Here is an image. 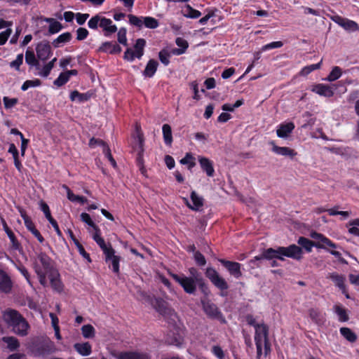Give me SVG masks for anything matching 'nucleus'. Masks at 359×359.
Segmentation results:
<instances>
[{
  "instance_id": "obj_41",
  "label": "nucleus",
  "mask_w": 359,
  "mask_h": 359,
  "mask_svg": "<svg viewBox=\"0 0 359 359\" xmlns=\"http://www.w3.org/2000/svg\"><path fill=\"white\" fill-rule=\"evenodd\" d=\"M340 333L350 342H354L357 339L356 334L348 327H341L340 329Z\"/></svg>"
},
{
  "instance_id": "obj_58",
  "label": "nucleus",
  "mask_w": 359,
  "mask_h": 359,
  "mask_svg": "<svg viewBox=\"0 0 359 359\" xmlns=\"http://www.w3.org/2000/svg\"><path fill=\"white\" fill-rule=\"evenodd\" d=\"M197 285H198L201 292L206 296L209 295L210 290L208 287V285L205 283L203 278H198L197 280Z\"/></svg>"
},
{
  "instance_id": "obj_43",
  "label": "nucleus",
  "mask_w": 359,
  "mask_h": 359,
  "mask_svg": "<svg viewBox=\"0 0 359 359\" xmlns=\"http://www.w3.org/2000/svg\"><path fill=\"white\" fill-rule=\"evenodd\" d=\"M4 229L6 231V233H7L8 238L11 240L13 248L15 250L19 249L20 243H18V240L16 239L13 232L8 227V226L6 223L4 224Z\"/></svg>"
},
{
  "instance_id": "obj_31",
  "label": "nucleus",
  "mask_w": 359,
  "mask_h": 359,
  "mask_svg": "<svg viewBox=\"0 0 359 359\" xmlns=\"http://www.w3.org/2000/svg\"><path fill=\"white\" fill-rule=\"evenodd\" d=\"M92 95V93L87 92L86 93H81L77 90H74L71 93L70 99L72 101H79L80 102H83L88 101Z\"/></svg>"
},
{
  "instance_id": "obj_22",
  "label": "nucleus",
  "mask_w": 359,
  "mask_h": 359,
  "mask_svg": "<svg viewBox=\"0 0 359 359\" xmlns=\"http://www.w3.org/2000/svg\"><path fill=\"white\" fill-rule=\"evenodd\" d=\"M198 161L201 168L206 172L207 175L212 177L214 175L215 170L212 161L208 158L202 156H199Z\"/></svg>"
},
{
  "instance_id": "obj_51",
  "label": "nucleus",
  "mask_w": 359,
  "mask_h": 359,
  "mask_svg": "<svg viewBox=\"0 0 359 359\" xmlns=\"http://www.w3.org/2000/svg\"><path fill=\"white\" fill-rule=\"evenodd\" d=\"M128 17L129 19V22L131 25L136 26L139 28H141L142 27L144 23V17H137L133 15H128Z\"/></svg>"
},
{
  "instance_id": "obj_3",
  "label": "nucleus",
  "mask_w": 359,
  "mask_h": 359,
  "mask_svg": "<svg viewBox=\"0 0 359 359\" xmlns=\"http://www.w3.org/2000/svg\"><path fill=\"white\" fill-rule=\"evenodd\" d=\"M34 269L40 284L43 287L48 285L47 276L57 270L50 257L43 252L37 255L34 262Z\"/></svg>"
},
{
  "instance_id": "obj_12",
  "label": "nucleus",
  "mask_w": 359,
  "mask_h": 359,
  "mask_svg": "<svg viewBox=\"0 0 359 359\" xmlns=\"http://www.w3.org/2000/svg\"><path fill=\"white\" fill-rule=\"evenodd\" d=\"M327 278H330L334 285L341 290V292L345 295L347 299L350 298V296L347 292L346 287L345 285L346 278L344 275L339 274L337 273H329Z\"/></svg>"
},
{
  "instance_id": "obj_25",
  "label": "nucleus",
  "mask_w": 359,
  "mask_h": 359,
  "mask_svg": "<svg viewBox=\"0 0 359 359\" xmlns=\"http://www.w3.org/2000/svg\"><path fill=\"white\" fill-rule=\"evenodd\" d=\"M158 65V63L156 60L154 59L149 60L143 71V76L151 78L155 74Z\"/></svg>"
},
{
  "instance_id": "obj_24",
  "label": "nucleus",
  "mask_w": 359,
  "mask_h": 359,
  "mask_svg": "<svg viewBox=\"0 0 359 359\" xmlns=\"http://www.w3.org/2000/svg\"><path fill=\"white\" fill-rule=\"evenodd\" d=\"M53 351V343L51 341H48L38 345L36 350V354L38 355H44L52 353Z\"/></svg>"
},
{
  "instance_id": "obj_52",
  "label": "nucleus",
  "mask_w": 359,
  "mask_h": 359,
  "mask_svg": "<svg viewBox=\"0 0 359 359\" xmlns=\"http://www.w3.org/2000/svg\"><path fill=\"white\" fill-rule=\"evenodd\" d=\"M74 244L77 248V250L79 252V254L86 259L88 262H91V259L90 257V255L88 253H87L84 249V248L82 246V245L79 243V241H74Z\"/></svg>"
},
{
  "instance_id": "obj_50",
  "label": "nucleus",
  "mask_w": 359,
  "mask_h": 359,
  "mask_svg": "<svg viewBox=\"0 0 359 359\" xmlns=\"http://www.w3.org/2000/svg\"><path fill=\"white\" fill-rule=\"evenodd\" d=\"M143 22V25L149 29H155L158 26V20L152 17H144Z\"/></svg>"
},
{
  "instance_id": "obj_57",
  "label": "nucleus",
  "mask_w": 359,
  "mask_h": 359,
  "mask_svg": "<svg viewBox=\"0 0 359 359\" xmlns=\"http://www.w3.org/2000/svg\"><path fill=\"white\" fill-rule=\"evenodd\" d=\"M126 32V28L121 27L119 29L117 34L118 41L124 46L127 45Z\"/></svg>"
},
{
  "instance_id": "obj_10",
  "label": "nucleus",
  "mask_w": 359,
  "mask_h": 359,
  "mask_svg": "<svg viewBox=\"0 0 359 359\" xmlns=\"http://www.w3.org/2000/svg\"><path fill=\"white\" fill-rule=\"evenodd\" d=\"M104 255V259L109 267H112V270L115 273H119V262L121 257L115 255V250L112 248L107 252Z\"/></svg>"
},
{
  "instance_id": "obj_59",
  "label": "nucleus",
  "mask_w": 359,
  "mask_h": 359,
  "mask_svg": "<svg viewBox=\"0 0 359 359\" xmlns=\"http://www.w3.org/2000/svg\"><path fill=\"white\" fill-rule=\"evenodd\" d=\"M62 29V25L57 21H53L52 23L50 24L48 27V32L50 34H55L60 32Z\"/></svg>"
},
{
  "instance_id": "obj_49",
  "label": "nucleus",
  "mask_w": 359,
  "mask_h": 359,
  "mask_svg": "<svg viewBox=\"0 0 359 359\" xmlns=\"http://www.w3.org/2000/svg\"><path fill=\"white\" fill-rule=\"evenodd\" d=\"M171 53L168 52V50L163 49L158 53V57L160 61L165 66L168 65L170 63V57L171 56Z\"/></svg>"
},
{
  "instance_id": "obj_63",
  "label": "nucleus",
  "mask_w": 359,
  "mask_h": 359,
  "mask_svg": "<svg viewBox=\"0 0 359 359\" xmlns=\"http://www.w3.org/2000/svg\"><path fill=\"white\" fill-rule=\"evenodd\" d=\"M4 106L6 109H10L14 107L18 103L17 98H9L8 97H4L3 98Z\"/></svg>"
},
{
  "instance_id": "obj_47",
  "label": "nucleus",
  "mask_w": 359,
  "mask_h": 359,
  "mask_svg": "<svg viewBox=\"0 0 359 359\" xmlns=\"http://www.w3.org/2000/svg\"><path fill=\"white\" fill-rule=\"evenodd\" d=\"M348 225L350 226L348 232L351 234L359 236V219L351 220Z\"/></svg>"
},
{
  "instance_id": "obj_6",
  "label": "nucleus",
  "mask_w": 359,
  "mask_h": 359,
  "mask_svg": "<svg viewBox=\"0 0 359 359\" xmlns=\"http://www.w3.org/2000/svg\"><path fill=\"white\" fill-rule=\"evenodd\" d=\"M205 273L212 285L221 291L220 295L226 296V292H224L229 289L226 280L212 267L207 268Z\"/></svg>"
},
{
  "instance_id": "obj_34",
  "label": "nucleus",
  "mask_w": 359,
  "mask_h": 359,
  "mask_svg": "<svg viewBox=\"0 0 359 359\" xmlns=\"http://www.w3.org/2000/svg\"><path fill=\"white\" fill-rule=\"evenodd\" d=\"M176 44L181 48H175L172 50V54L181 55L185 52V50L188 48V43L186 40L182 38H177Z\"/></svg>"
},
{
  "instance_id": "obj_48",
  "label": "nucleus",
  "mask_w": 359,
  "mask_h": 359,
  "mask_svg": "<svg viewBox=\"0 0 359 359\" xmlns=\"http://www.w3.org/2000/svg\"><path fill=\"white\" fill-rule=\"evenodd\" d=\"M3 341L7 344L8 348L11 351L18 348L20 345L18 339L13 337H4Z\"/></svg>"
},
{
  "instance_id": "obj_29",
  "label": "nucleus",
  "mask_w": 359,
  "mask_h": 359,
  "mask_svg": "<svg viewBox=\"0 0 359 359\" xmlns=\"http://www.w3.org/2000/svg\"><path fill=\"white\" fill-rule=\"evenodd\" d=\"M118 359H149L146 353L136 352L121 353L118 357Z\"/></svg>"
},
{
  "instance_id": "obj_19",
  "label": "nucleus",
  "mask_w": 359,
  "mask_h": 359,
  "mask_svg": "<svg viewBox=\"0 0 359 359\" xmlns=\"http://www.w3.org/2000/svg\"><path fill=\"white\" fill-rule=\"evenodd\" d=\"M297 244L299 245V247L302 250L304 248L307 252H311L312 251L313 247L316 248H323V245L320 244L319 242H314L309 240L307 238L301 236L297 240Z\"/></svg>"
},
{
  "instance_id": "obj_55",
  "label": "nucleus",
  "mask_w": 359,
  "mask_h": 359,
  "mask_svg": "<svg viewBox=\"0 0 359 359\" xmlns=\"http://www.w3.org/2000/svg\"><path fill=\"white\" fill-rule=\"evenodd\" d=\"M283 46V43L280 41H273L263 46L261 48V51L264 52L273 48H281Z\"/></svg>"
},
{
  "instance_id": "obj_33",
  "label": "nucleus",
  "mask_w": 359,
  "mask_h": 359,
  "mask_svg": "<svg viewBox=\"0 0 359 359\" xmlns=\"http://www.w3.org/2000/svg\"><path fill=\"white\" fill-rule=\"evenodd\" d=\"M162 132L165 144L171 145L172 142V135L170 126L168 124L163 125Z\"/></svg>"
},
{
  "instance_id": "obj_54",
  "label": "nucleus",
  "mask_w": 359,
  "mask_h": 359,
  "mask_svg": "<svg viewBox=\"0 0 359 359\" xmlns=\"http://www.w3.org/2000/svg\"><path fill=\"white\" fill-rule=\"evenodd\" d=\"M41 81L39 79L27 80L21 86L22 90H27L29 88L40 86Z\"/></svg>"
},
{
  "instance_id": "obj_64",
  "label": "nucleus",
  "mask_w": 359,
  "mask_h": 359,
  "mask_svg": "<svg viewBox=\"0 0 359 359\" xmlns=\"http://www.w3.org/2000/svg\"><path fill=\"white\" fill-rule=\"evenodd\" d=\"M11 33L12 29L10 28H8L6 30L0 33V46L4 45L6 43Z\"/></svg>"
},
{
  "instance_id": "obj_11",
  "label": "nucleus",
  "mask_w": 359,
  "mask_h": 359,
  "mask_svg": "<svg viewBox=\"0 0 359 359\" xmlns=\"http://www.w3.org/2000/svg\"><path fill=\"white\" fill-rule=\"evenodd\" d=\"M219 262L228 270L230 275L236 278L242 276L241 264L238 262L227 261L220 259Z\"/></svg>"
},
{
  "instance_id": "obj_26",
  "label": "nucleus",
  "mask_w": 359,
  "mask_h": 359,
  "mask_svg": "<svg viewBox=\"0 0 359 359\" xmlns=\"http://www.w3.org/2000/svg\"><path fill=\"white\" fill-rule=\"evenodd\" d=\"M272 151L276 154L284 156H290L294 157L296 156L297 153L292 149L287 147H278L277 145L273 144Z\"/></svg>"
},
{
  "instance_id": "obj_5",
  "label": "nucleus",
  "mask_w": 359,
  "mask_h": 359,
  "mask_svg": "<svg viewBox=\"0 0 359 359\" xmlns=\"http://www.w3.org/2000/svg\"><path fill=\"white\" fill-rule=\"evenodd\" d=\"M88 26L91 29L100 27L105 36H109L117 32V27L113 24L111 19L107 18L100 14L93 16L88 22Z\"/></svg>"
},
{
  "instance_id": "obj_2",
  "label": "nucleus",
  "mask_w": 359,
  "mask_h": 359,
  "mask_svg": "<svg viewBox=\"0 0 359 359\" xmlns=\"http://www.w3.org/2000/svg\"><path fill=\"white\" fill-rule=\"evenodd\" d=\"M2 318L15 334L20 336L27 334L29 325L25 318L18 311L8 309L3 312Z\"/></svg>"
},
{
  "instance_id": "obj_7",
  "label": "nucleus",
  "mask_w": 359,
  "mask_h": 359,
  "mask_svg": "<svg viewBox=\"0 0 359 359\" xmlns=\"http://www.w3.org/2000/svg\"><path fill=\"white\" fill-rule=\"evenodd\" d=\"M170 276L180 285L184 291L187 294H194L196 291L197 280L194 278L187 277L184 274L177 275L170 273Z\"/></svg>"
},
{
  "instance_id": "obj_61",
  "label": "nucleus",
  "mask_w": 359,
  "mask_h": 359,
  "mask_svg": "<svg viewBox=\"0 0 359 359\" xmlns=\"http://www.w3.org/2000/svg\"><path fill=\"white\" fill-rule=\"evenodd\" d=\"M22 62H23V54L20 53L17 55L15 60L12 61L10 63V66L11 67L15 68L17 70H19L20 65L22 64Z\"/></svg>"
},
{
  "instance_id": "obj_20",
  "label": "nucleus",
  "mask_w": 359,
  "mask_h": 359,
  "mask_svg": "<svg viewBox=\"0 0 359 359\" xmlns=\"http://www.w3.org/2000/svg\"><path fill=\"white\" fill-rule=\"evenodd\" d=\"M25 62L30 67H34L39 72L41 69L39 60L36 57L34 51L28 48L25 52Z\"/></svg>"
},
{
  "instance_id": "obj_23",
  "label": "nucleus",
  "mask_w": 359,
  "mask_h": 359,
  "mask_svg": "<svg viewBox=\"0 0 359 359\" xmlns=\"http://www.w3.org/2000/svg\"><path fill=\"white\" fill-rule=\"evenodd\" d=\"M309 316L313 323L318 325L324 324L325 318L318 309L311 308L309 310Z\"/></svg>"
},
{
  "instance_id": "obj_8",
  "label": "nucleus",
  "mask_w": 359,
  "mask_h": 359,
  "mask_svg": "<svg viewBox=\"0 0 359 359\" xmlns=\"http://www.w3.org/2000/svg\"><path fill=\"white\" fill-rule=\"evenodd\" d=\"M201 303L205 313L211 318H219L222 313L217 305L209 299H201Z\"/></svg>"
},
{
  "instance_id": "obj_13",
  "label": "nucleus",
  "mask_w": 359,
  "mask_h": 359,
  "mask_svg": "<svg viewBox=\"0 0 359 359\" xmlns=\"http://www.w3.org/2000/svg\"><path fill=\"white\" fill-rule=\"evenodd\" d=\"M332 20L343 27L344 29L347 31H358L359 30V26L357 22L353 20H348L347 18H344L339 15H335L332 18Z\"/></svg>"
},
{
  "instance_id": "obj_42",
  "label": "nucleus",
  "mask_w": 359,
  "mask_h": 359,
  "mask_svg": "<svg viewBox=\"0 0 359 359\" xmlns=\"http://www.w3.org/2000/svg\"><path fill=\"white\" fill-rule=\"evenodd\" d=\"M334 311L335 313L338 316L339 321L346 322L348 320L349 318L346 313V311L342 306L339 305H335L334 306Z\"/></svg>"
},
{
  "instance_id": "obj_38",
  "label": "nucleus",
  "mask_w": 359,
  "mask_h": 359,
  "mask_svg": "<svg viewBox=\"0 0 359 359\" xmlns=\"http://www.w3.org/2000/svg\"><path fill=\"white\" fill-rule=\"evenodd\" d=\"M11 289V283L9 278L4 274H0V290L4 292H8Z\"/></svg>"
},
{
  "instance_id": "obj_46",
  "label": "nucleus",
  "mask_w": 359,
  "mask_h": 359,
  "mask_svg": "<svg viewBox=\"0 0 359 359\" xmlns=\"http://www.w3.org/2000/svg\"><path fill=\"white\" fill-rule=\"evenodd\" d=\"M180 163L188 165V168L191 170L196 165L195 158L190 153H187L185 156L180 160Z\"/></svg>"
},
{
  "instance_id": "obj_36",
  "label": "nucleus",
  "mask_w": 359,
  "mask_h": 359,
  "mask_svg": "<svg viewBox=\"0 0 359 359\" xmlns=\"http://www.w3.org/2000/svg\"><path fill=\"white\" fill-rule=\"evenodd\" d=\"M25 224L28 230H29L32 234L37 238V240L40 243H43L44 239L43 236L41 235L40 232L35 228L34 224L32 221L26 219L25 220Z\"/></svg>"
},
{
  "instance_id": "obj_16",
  "label": "nucleus",
  "mask_w": 359,
  "mask_h": 359,
  "mask_svg": "<svg viewBox=\"0 0 359 359\" xmlns=\"http://www.w3.org/2000/svg\"><path fill=\"white\" fill-rule=\"evenodd\" d=\"M47 276L50 280L53 290L57 292H61L63 290L64 285L60 280V276L57 270L50 273Z\"/></svg>"
},
{
  "instance_id": "obj_53",
  "label": "nucleus",
  "mask_w": 359,
  "mask_h": 359,
  "mask_svg": "<svg viewBox=\"0 0 359 359\" xmlns=\"http://www.w3.org/2000/svg\"><path fill=\"white\" fill-rule=\"evenodd\" d=\"M69 80L68 75L65 72L61 73L59 76L54 81V85L60 87L65 84Z\"/></svg>"
},
{
  "instance_id": "obj_39",
  "label": "nucleus",
  "mask_w": 359,
  "mask_h": 359,
  "mask_svg": "<svg viewBox=\"0 0 359 359\" xmlns=\"http://www.w3.org/2000/svg\"><path fill=\"white\" fill-rule=\"evenodd\" d=\"M341 69L338 66H335L332 68V71L330 72L327 77L325 79V80L330 82L334 81L339 79L341 76Z\"/></svg>"
},
{
  "instance_id": "obj_40",
  "label": "nucleus",
  "mask_w": 359,
  "mask_h": 359,
  "mask_svg": "<svg viewBox=\"0 0 359 359\" xmlns=\"http://www.w3.org/2000/svg\"><path fill=\"white\" fill-rule=\"evenodd\" d=\"M146 45V41L144 39H138L134 46L136 52L137 58H141L144 55V48Z\"/></svg>"
},
{
  "instance_id": "obj_27",
  "label": "nucleus",
  "mask_w": 359,
  "mask_h": 359,
  "mask_svg": "<svg viewBox=\"0 0 359 359\" xmlns=\"http://www.w3.org/2000/svg\"><path fill=\"white\" fill-rule=\"evenodd\" d=\"M100 50L110 54L119 53L121 48L117 44H113L111 42H104L100 47Z\"/></svg>"
},
{
  "instance_id": "obj_21",
  "label": "nucleus",
  "mask_w": 359,
  "mask_h": 359,
  "mask_svg": "<svg viewBox=\"0 0 359 359\" xmlns=\"http://www.w3.org/2000/svg\"><path fill=\"white\" fill-rule=\"evenodd\" d=\"M74 350L82 356H88L92 353L91 344L86 342L76 343L74 344Z\"/></svg>"
},
{
  "instance_id": "obj_32",
  "label": "nucleus",
  "mask_w": 359,
  "mask_h": 359,
  "mask_svg": "<svg viewBox=\"0 0 359 359\" xmlns=\"http://www.w3.org/2000/svg\"><path fill=\"white\" fill-rule=\"evenodd\" d=\"M72 38V34L70 32H65L60 34L57 39H54L53 41V46L55 48H58L61 46V44L69 42Z\"/></svg>"
},
{
  "instance_id": "obj_17",
  "label": "nucleus",
  "mask_w": 359,
  "mask_h": 359,
  "mask_svg": "<svg viewBox=\"0 0 359 359\" xmlns=\"http://www.w3.org/2000/svg\"><path fill=\"white\" fill-rule=\"evenodd\" d=\"M294 124L292 122L280 124L276 130L277 136L280 138H287L294 129Z\"/></svg>"
},
{
  "instance_id": "obj_30",
  "label": "nucleus",
  "mask_w": 359,
  "mask_h": 359,
  "mask_svg": "<svg viewBox=\"0 0 359 359\" xmlns=\"http://www.w3.org/2000/svg\"><path fill=\"white\" fill-rule=\"evenodd\" d=\"M191 200L192 205L188 203V206L194 210H198L203 205V199L200 197L195 191H192L191 194Z\"/></svg>"
},
{
  "instance_id": "obj_4",
  "label": "nucleus",
  "mask_w": 359,
  "mask_h": 359,
  "mask_svg": "<svg viewBox=\"0 0 359 359\" xmlns=\"http://www.w3.org/2000/svg\"><path fill=\"white\" fill-rule=\"evenodd\" d=\"M269 328L265 323H262L255 329V342L257 348V356L260 358L264 354L266 356L271 352V344L269 339Z\"/></svg>"
},
{
  "instance_id": "obj_60",
  "label": "nucleus",
  "mask_w": 359,
  "mask_h": 359,
  "mask_svg": "<svg viewBox=\"0 0 359 359\" xmlns=\"http://www.w3.org/2000/svg\"><path fill=\"white\" fill-rule=\"evenodd\" d=\"M194 259L198 265H199L201 266L205 265V264H206L205 258L199 251H196L194 252Z\"/></svg>"
},
{
  "instance_id": "obj_9",
  "label": "nucleus",
  "mask_w": 359,
  "mask_h": 359,
  "mask_svg": "<svg viewBox=\"0 0 359 359\" xmlns=\"http://www.w3.org/2000/svg\"><path fill=\"white\" fill-rule=\"evenodd\" d=\"M37 58L41 61H46L52 54L50 45L48 41H41L36 46Z\"/></svg>"
},
{
  "instance_id": "obj_45",
  "label": "nucleus",
  "mask_w": 359,
  "mask_h": 359,
  "mask_svg": "<svg viewBox=\"0 0 359 359\" xmlns=\"http://www.w3.org/2000/svg\"><path fill=\"white\" fill-rule=\"evenodd\" d=\"M321 64H322V60L317 64H313V65L304 67L300 71L299 75L303 76H307L313 71L320 69Z\"/></svg>"
},
{
  "instance_id": "obj_37",
  "label": "nucleus",
  "mask_w": 359,
  "mask_h": 359,
  "mask_svg": "<svg viewBox=\"0 0 359 359\" xmlns=\"http://www.w3.org/2000/svg\"><path fill=\"white\" fill-rule=\"evenodd\" d=\"M81 334L85 339H92L95 336V330L90 324L84 325L81 327Z\"/></svg>"
},
{
  "instance_id": "obj_56",
  "label": "nucleus",
  "mask_w": 359,
  "mask_h": 359,
  "mask_svg": "<svg viewBox=\"0 0 359 359\" xmlns=\"http://www.w3.org/2000/svg\"><path fill=\"white\" fill-rule=\"evenodd\" d=\"M81 219L82 222L86 223L88 225L92 226L95 231L98 229L97 226L95 224L92 220L90 216L86 212L81 214Z\"/></svg>"
},
{
  "instance_id": "obj_18",
  "label": "nucleus",
  "mask_w": 359,
  "mask_h": 359,
  "mask_svg": "<svg viewBox=\"0 0 359 359\" xmlns=\"http://www.w3.org/2000/svg\"><path fill=\"white\" fill-rule=\"evenodd\" d=\"M311 90L320 96L326 97H331L334 95V90L332 88L323 83L314 85Z\"/></svg>"
},
{
  "instance_id": "obj_15",
  "label": "nucleus",
  "mask_w": 359,
  "mask_h": 359,
  "mask_svg": "<svg viewBox=\"0 0 359 359\" xmlns=\"http://www.w3.org/2000/svg\"><path fill=\"white\" fill-rule=\"evenodd\" d=\"M41 210L43 212L46 219L51 224L58 236H62V232L55 219L51 216L48 205L43 201L40 202Z\"/></svg>"
},
{
  "instance_id": "obj_1",
  "label": "nucleus",
  "mask_w": 359,
  "mask_h": 359,
  "mask_svg": "<svg viewBox=\"0 0 359 359\" xmlns=\"http://www.w3.org/2000/svg\"><path fill=\"white\" fill-rule=\"evenodd\" d=\"M285 257L292 258L295 260H301L303 257V250L299 246L292 244L287 247H278L274 249L269 248L265 249L262 252L249 261V264L252 267H259V262L263 259L271 260L278 259L281 261L285 260Z\"/></svg>"
},
{
  "instance_id": "obj_35",
  "label": "nucleus",
  "mask_w": 359,
  "mask_h": 359,
  "mask_svg": "<svg viewBox=\"0 0 359 359\" xmlns=\"http://www.w3.org/2000/svg\"><path fill=\"white\" fill-rule=\"evenodd\" d=\"M56 61L57 58L54 57L49 62H48L43 67H41V69L38 72V74L42 77H47L50 74V71L54 67L55 62Z\"/></svg>"
},
{
  "instance_id": "obj_28",
  "label": "nucleus",
  "mask_w": 359,
  "mask_h": 359,
  "mask_svg": "<svg viewBox=\"0 0 359 359\" xmlns=\"http://www.w3.org/2000/svg\"><path fill=\"white\" fill-rule=\"evenodd\" d=\"M93 239L102 249L104 254L113 248L111 244L107 245L105 243L104 240L100 235L99 229L96 230L95 234L93 235Z\"/></svg>"
},
{
  "instance_id": "obj_62",
  "label": "nucleus",
  "mask_w": 359,
  "mask_h": 359,
  "mask_svg": "<svg viewBox=\"0 0 359 359\" xmlns=\"http://www.w3.org/2000/svg\"><path fill=\"white\" fill-rule=\"evenodd\" d=\"M89 32L83 27H80L76 30V39L79 41L84 40L87 38Z\"/></svg>"
},
{
  "instance_id": "obj_44",
  "label": "nucleus",
  "mask_w": 359,
  "mask_h": 359,
  "mask_svg": "<svg viewBox=\"0 0 359 359\" xmlns=\"http://www.w3.org/2000/svg\"><path fill=\"white\" fill-rule=\"evenodd\" d=\"M184 15L187 18L196 19L199 18L201 13L199 11L194 9L190 5L187 4L185 6Z\"/></svg>"
},
{
  "instance_id": "obj_14",
  "label": "nucleus",
  "mask_w": 359,
  "mask_h": 359,
  "mask_svg": "<svg viewBox=\"0 0 359 359\" xmlns=\"http://www.w3.org/2000/svg\"><path fill=\"white\" fill-rule=\"evenodd\" d=\"M135 141H136V142H135L134 149L137 152V161L138 165L140 166V169L142 173L144 174L146 170L143 166V163H142V153L144 151V148H143L144 139H143L142 135L138 134Z\"/></svg>"
}]
</instances>
